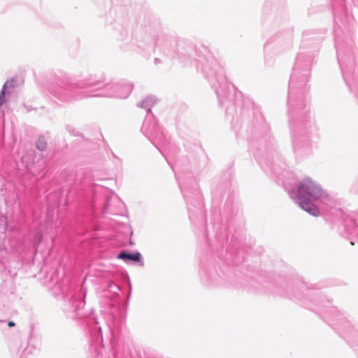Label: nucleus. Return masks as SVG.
<instances>
[{"instance_id": "obj_3", "label": "nucleus", "mask_w": 358, "mask_h": 358, "mask_svg": "<svg viewBox=\"0 0 358 358\" xmlns=\"http://www.w3.org/2000/svg\"><path fill=\"white\" fill-rule=\"evenodd\" d=\"M37 148L41 151L44 150L46 148V143L43 140H39L37 142Z\"/></svg>"}, {"instance_id": "obj_6", "label": "nucleus", "mask_w": 358, "mask_h": 358, "mask_svg": "<svg viewBox=\"0 0 358 358\" xmlns=\"http://www.w3.org/2000/svg\"><path fill=\"white\" fill-rule=\"evenodd\" d=\"M350 244H351L352 245H355V243H354V242H351V243H350Z\"/></svg>"}, {"instance_id": "obj_1", "label": "nucleus", "mask_w": 358, "mask_h": 358, "mask_svg": "<svg viewBox=\"0 0 358 358\" xmlns=\"http://www.w3.org/2000/svg\"><path fill=\"white\" fill-rule=\"evenodd\" d=\"M322 194V189L310 178L303 180L298 189V199L300 206L313 216H319V210L308 200L317 199Z\"/></svg>"}, {"instance_id": "obj_5", "label": "nucleus", "mask_w": 358, "mask_h": 358, "mask_svg": "<svg viewBox=\"0 0 358 358\" xmlns=\"http://www.w3.org/2000/svg\"><path fill=\"white\" fill-rule=\"evenodd\" d=\"M15 325V323H14L13 322H12V321L8 322V326L9 327H14Z\"/></svg>"}, {"instance_id": "obj_4", "label": "nucleus", "mask_w": 358, "mask_h": 358, "mask_svg": "<svg viewBox=\"0 0 358 358\" xmlns=\"http://www.w3.org/2000/svg\"><path fill=\"white\" fill-rule=\"evenodd\" d=\"M5 89L6 85L3 86V90L0 94V106H1L5 101Z\"/></svg>"}, {"instance_id": "obj_2", "label": "nucleus", "mask_w": 358, "mask_h": 358, "mask_svg": "<svg viewBox=\"0 0 358 358\" xmlns=\"http://www.w3.org/2000/svg\"><path fill=\"white\" fill-rule=\"evenodd\" d=\"M117 258L123 260L129 259L134 262H141V265L143 264L141 262V255L139 252L128 254L126 252H122L118 255Z\"/></svg>"}]
</instances>
